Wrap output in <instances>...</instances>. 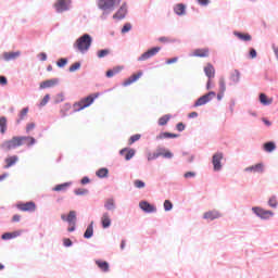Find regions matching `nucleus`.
Wrapping results in <instances>:
<instances>
[{"instance_id":"nucleus-1","label":"nucleus","mask_w":278,"mask_h":278,"mask_svg":"<svg viewBox=\"0 0 278 278\" xmlns=\"http://www.w3.org/2000/svg\"><path fill=\"white\" fill-rule=\"evenodd\" d=\"M91 46H92V37L89 34L83 35L74 43L75 49L83 54L87 53Z\"/></svg>"},{"instance_id":"nucleus-2","label":"nucleus","mask_w":278,"mask_h":278,"mask_svg":"<svg viewBox=\"0 0 278 278\" xmlns=\"http://www.w3.org/2000/svg\"><path fill=\"white\" fill-rule=\"evenodd\" d=\"M99 97V93L96 94H89L86 98H83L80 101L74 103V112L78 113L87 108H89L94 100Z\"/></svg>"},{"instance_id":"nucleus-3","label":"nucleus","mask_w":278,"mask_h":278,"mask_svg":"<svg viewBox=\"0 0 278 278\" xmlns=\"http://www.w3.org/2000/svg\"><path fill=\"white\" fill-rule=\"evenodd\" d=\"M22 146L23 144L21 136H13L12 139L2 142L1 149L4 151H11Z\"/></svg>"},{"instance_id":"nucleus-4","label":"nucleus","mask_w":278,"mask_h":278,"mask_svg":"<svg viewBox=\"0 0 278 278\" xmlns=\"http://www.w3.org/2000/svg\"><path fill=\"white\" fill-rule=\"evenodd\" d=\"M122 0H98V8L102 11L112 10L121 4Z\"/></svg>"},{"instance_id":"nucleus-5","label":"nucleus","mask_w":278,"mask_h":278,"mask_svg":"<svg viewBox=\"0 0 278 278\" xmlns=\"http://www.w3.org/2000/svg\"><path fill=\"white\" fill-rule=\"evenodd\" d=\"M215 97H216V92L210 91V92L203 94L202 97H200L199 99H197V101L193 104V108L203 106V105L207 104L208 102H211V100L214 99Z\"/></svg>"},{"instance_id":"nucleus-6","label":"nucleus","mask_w":278,"mask_h":278,"mask_svg":"<svg viewBox=\"0 0 278 278\" xmlns=\"http://www.w3.org/2000/svg\"><path fill=\"white\" fill-rule=\"evenodd\" d=\"M16 207L21 212H28V213H34L37 210V204L34 201H28V202H18L16 204Z\"/></svg>"},{"instance_id":"nucleus-7","label":"nucleus","mask_w":278,"mask_h":278,"mask_svg":"<svg viewBox=\"0 0 278 278\" xmlns=\"http://www.w3.org/2000/svg\"><path fill=\"white\" fill-rule=\"evenodd\" d=\"M252 211L261 219H269L270 217L274 216V212L273 211L265 210V208L260 207V206L252 207Z\"/></svg>"},{"instance_id":"nucleus-8","label":"nucleus","mask_w":278,"mask_h":278,"mask_svg":"<svg viewBox=\"0 0 278 278\" xmlns=\"http://www.w3.org/2000/svg\"><path fill=\"white\" fill-rule=\"evenodd\" d=\"M224 160L223 152H216L212 156V164L214 172H220L223 168L222 161Z\"/></svg>"},{"instance_id":"nucleus-9","label":"nucleus","mask_w":278,"mask_h":278,"mask_svg":"<svg viewBox=\"0 0 278 278\" xmlns=\"http://www.w3.org/2000/svg\"><path fill=\"white\" fill-rule=\"evenodd\" d=\"M160 51H161V47H154V48L149 49L148 51L143 52V54L141 56H139V62H144V61L152 59Z\"/></svg>"},{"instance_id":"nucleus-10","label":"nucleus","mask_w":278,"mask_h":278,"mask_svg":"<svg viewBox=\"0 0 278 278\" xmlns=\"http://www.w3.org/2000/svg\"><path fill=\"white\" fill-rule=\"evenodd\" d=\"M71 3V0H58L54 7L58 13H63L70 10Z\"/></svg>"},{"instance_id":"nucleus-11","label":"nucleus","mask_w":278,"mask_h":278,"mask_svg":"<svg viewBox=\"0 0 278 278\" xmlns=\"http://www.w3.org/2000/svg\"><path fill=\"white\" fill-rule=\"evenodd\" d=\"M142 76H143V72L139 71V72L130 75V77L126 78V80L122 84V86L128 87V86L137 83Z\"/></svg>"},{"instance_id":"nucleus-12","label":"nucleus","mask_w":278,"mask_h":278,"mask_svg":"<svg viewBox=\"0 0 278 278\" xmlns=\"http://www.w3.org/2000/svg\"><path fill=\"white\" fill-rule=\"evenodd\" d=\"M222 217V213L217 210H210L203 213V219L213 222Z\"/></svg>"},{"instance_id":"nucleus-13","label":"nucleus","mask_w":278,"mask_h":278,"mask_svg":"<svg viewBox=\"0 0 278 278\" xmlns=\"http://www.w3.org/2000/svg\"><path fill=\"white\" fill-rule=\"evenodd\" d=\"M191 56L193 58H200V59H205L210 56V49L208 48H199L194 49L192 51Z\"/></svg>"},{"instance_id":"nucleus-14","label":"nucleus","mask_w":278,"mask_h":278,"mask_svg":"<svg viewBox=\"0 0 278 278\" xmlns=\"http://www.w3.org/2000/svg\"><path fill=\"white\" fill-rule=\"evenodd\" d=\"M139 208L146 213H155L156 206L154 204H151L148 201H141L139 202Z\"/></svg>"},{"instance_id":"nucleus-15","label":"nucleus","mask_w":278,"mask_h":278,"mask_svg":"<svg viewBox=\"0 0 278 278\" xmlns=\"http://www.w3.org/2000/svg\"><path fill=\"white\" fill-rule=\"evenodd\" d=\"M119 155L124 156L126 161H130L136 155V150L124 148L119 150Z\"/></svg>"},{"instance_id":"nucleus-16","label":"nucleus","mask_w":278,"mask_h":278,"mask_svg":"<svg viewBox=\"0 0 278 278\" xmlns=\"http://www.w3.org/2000/svg\"><path fill=\"white\" fill-rule=\"evenodd\" d=\"M245 172H251L254 174H263L264 173V164L257 163L252 166L245 167Z\"/></svg>"},{"instance_id":"nucleus-17","label":"nucleus","mask_w":278,"mask_h":278,"mask_svg":"<svg viewBox=\"0 0 278 278\" xmlns=\"http://www.w3.org/2000/svg\"><path fill=\"white\" fill-rule=\"evenodd\" d=\"M17 162H18L17 155H9L4 160V163H5L4 169H9V168L13 167Z\"/></svg>"},{"instance_id":"nucleus-18","label":"nucleus","mask_w":278,"mask_h":278,"mask_svg":"<svg viewBox=\"0 0 278 278\" xmlns=\"http://www.w3.org/2000/svg\"><path fill=\"white\" fill-rule=\"evenodd\" d=\"M100 222L102 223V228L108 229L112 225L111 215L108 212H104L102 214V217L100 218Z\"/></svg>"},{"instance_id":"nucleus-19","label":"nucleus","mask_w":278,"mask_h":278,"mask_svg":"<svg viewBox=\"0 0 278 278\" xmlns=\"http://www.w3.org/2000/svg\"><path fill=\"white\" fill-rule=\"evenodd\" d=\"M127 14V7L126 4H122L119 10H117V13L113 14V20L122 21L125 18Z\"/></svg>"},{"instance_id":"nucleus-20","label":"nucleus","mask_w":278,"mask_h":278,"mask_svg":"<svg viewBox=\"0 0 278 278\" xmlns=\"http://www.w3.org/2000/svg\"><path fill=\"white\" fill-rule=\"evenodd\" d=\"M204 74L208 79H213L215 78V67L213 66V64L207 63L204 68Z\"/></svg>"},{"instance_id":"nucleus-21","label":"nucleus","mask_w":278,"mask_h":278,"mask_svg":"<svg viewBox=\"0 0 278 278\" xmlns=\"http://www.w3.org/2000/svg\"><path fill=\"white\" fill-rule=\"evenodd\" d=\"M59 84V79L58 78H53V79H48L45 80L40 84V89H49V88H53Z\"/></svg>"},{"instance_id":"nucleus-22","label":"nucleus","mask_w":278,"mask_h":278,"mask_svg":"<svg viewBox=\"0 0 278 278\" xmlns=\"http://www.w3.org/2000/svg\"><path fill=\"white\" fill-rule=\"evenodd\" d=\"M233 36L243 42L252 41V36L249 33L233 31Z\"/></svg>"},{"instance_id":"nucleus-23","label":"nucleus","mask_w":278,"mask_h":278,"mask_svg":"<svg viewBox=\"0 0 278 278\" xmlns=\"http://www.w3.org/2000/svg\"><path fill=\"white\" fill-rule=\"evenodd\" d=\"M21 56V51H15V52H4L3 53V59L7 62L14 61Z\"/></svg>"},{"instance_id":"nucleus-24","label":"nucleus","mask_w":278,"mask_h":278,"mask_svg":"<svg viewBox=\"0 0 278 278\" xmlns=\"http://www.w3.org/2000/svg\"><path fill=\"white\" fill-rule=\"evenodd\" d=\"M22 146L33 147L36 143V139L31 136H21Z\"/></svg>"},{"instance_id":"nucleus-25","label":"nucleus","mask_w":278,"mask_h":278,"mask_svg":"<svg viewBox=\"0 0 278 278\" xmlns=\"http://www.w3.org/2000/svg\"><path fill=\"white\" fill-rule=\"evenodd\" d=\"M22 233L21 230H15V231H12V232H4L2 235V240H11V239H15L17 237H20Z\"/></svg>"},{"instance_id":"nucleus-26","label":"nucleus","mask_w":278,"mask_h":278,"mask_svg":"<svg viewBox=\"0 0 278 278\" xmlns=\"http://www.w3.org/2000/svg\"><path fill=\"white\" fill-rule=\"evenodd\" d=\"M174 13L177 15V16H184L186 15V5L182 4V3H178L174 7Z\"/></svg>"},{"instance_id":"nucleus-27","label":"nucleus","mask_w":278,"mask_h":278,"mask_svg":"<svg viewBox=\"0 0 278 278\" xmlns=\"http://www.w3.org/2000/svg\"><path fill=\"white\" fill-rule=\"evenodd\" d=\"M96 265L103 273H108L110 270V265H109L108 261H96Z\"/></svg>"},{"instance_id":"nucleus-28","label":"nucleus","mask_w":278,"mask_h":278,"mask_svg":"<svg viewBox=\"0 0 278 278\" xmlns=\"http://www.w3.org/2000/svg\"><path fill=\"white\" fill-rule=\"evenodd\" d=\"M277 146L274 141H268L263 144V149L267 153H271L276 150Z\"/></svg>"},{"instance_id":"nucleus-29","label":"nucleus","mask_w":278,"mask_h":278,"mask_svg":"<svg viewBox=\"0 0 278 278\" xmlns=\"http://www.w3.org/2000/svg\"><path fill=\"white\" fill-rule=\"evenodd\" d=\"M174 138H178L177 134H172V132H161L160 135L156 136L157 140H162V139H174Z\"/></svg>"},{"instance_id":"nucleus-30","label":"nucleus","mask_w":278,"mask_h":278,"mask_svg":"<svg viewBox=\"0 0 278 278\" xmlns=\"http://www.w3.org/2000/svg\"><path fill=\"white\" fill-rule=\"evenodd\" d=\"M7 130H8V119L5 116H1L0 117V132L2 135H4Z\"/></svg>"},{"instance_id":"nucleus-31","label":"nucleus","mask_w":278,"mask_h":278,"mask_svg":"<svg viewBox=\"0 0 278 278\" xmlns=\"http://www.w3.org/2000/svg\"><path fill=\"white\" fill-rule=\"evenodd\" d=\"M260 102L263 105H270L273 103V98L269 99L265 93H261Z\"/></svg>"},{"instance_id":"nucleus-32","label":"nucleus","mask_w":278,"mask_h":278,"mask_svg":"<svg viewBox=\"0 0 278 278\" xmlns=\"http://www.w3.org/2000/svg\"><path fill=\"white\" fill-rule=\"evenodd\" d=\"M93 236V222L87 226V229L85 230L84 237L85 239H90Z\"/></svg>"},{"instance_id":"nucleus-33","label":"nucleus","mask_w":278,"mask_h":278,"mask_svg":"<svg viewBox=\"0 0 278 278\" xmlns=\"http://www.w3.org/2000/svg\"><path fill=\"white\" fill-rule=\"evenodd\" d=\"M104 208H106V211H114V208H115L114 199H112V198L106 199V202H104Z\"/></svg>"},{"instance_id":"nucleus-34","label":"nucleus","mask_w":278,"mask_h":278,"mask_svg":"<svg viewBox=\"0 0 278 278\" xmlns=\"http://www.w3.org/2000/svg\"><path fill=\"white\" fill-rule=\"evenodd\" d=\"M170 115L169 114H165L163 116H161L157 121L159 126H165L167 125V123L170 121Z\"/></svg>"},{"instance_id":"nucleus-35","label":"nucleus","mask_w":278,"mask_h":278,"mask_svg":"<svg viewBox=\"0 0 278 278\" xmlns=\"http://www.w3.org/2000/svg\"><path fill=\"white\" fill-rule=\"evenodd\" d=\"M109 175V169L106 167H102L96 172V176L98 178H106Z\"/></svg>"},{"instance_id":"nucleus-36","label":"nucleus","mask_w":278,"mask_h":278,"mask_svg":"<svg viewBox=\"0 0 278 278\" xmlns=\"http://www.w3.org/2000/svg\"><path fill=\"white\" fill-rule=\"evenodd\" d=\"M163 155L162 150H157L156 152L148 153V161H154Z\"/></svg>"},{"instance_id":"nucleus-37","label":"nucleus","mask_w":278,"mask_h":278,"mask_svg":"<svg viewBox=\"0 0 278 278\" xmlns=\"http://www.w3.org/2000/svg\"><path fill=\"white\" fill-rule=\"evenodd\" d=\"M71 182H64V184H60V185H56L53 190L56 191V192H60V191H65L68 187H71Z\"/></svg>"},{"instance_id":"nucleus-38","label":"nucleus","mask_w":278,"mask_h":278,"mask_svg":"<svg viewBox=\"0 0 278 278\" xmlns=\"http://www.w3.org/2000/svg\"><path fill=\"white\" fill-rule=\"evenodd\" d=\"M76 211H71L67 216V223H70V225H76Z\"/></svg>"},{"instance_id":"nucleus-39","label":"nucleus","mask_w":278,"mask_h":278,"mask_svg":"<svg viewBox=\"0 0 278 278\" xmlns=\"http://www.w3.org/2000/svg\"><path fill=\"white\" fill-rule=\"evenodd\" d=\"M140 139H141L140 134H135V135L130 136V139H128V146H132L134 143H136Z\"/></svg>"},{"instance_id":"nucleus-40","label":"nucleus","mask_w":278,"mask_h":278,"mask_svg":"<svg viewBox=\"0 0 278 278\" xmlns=\"http://www.w3.org/2000/svg\"><path fill=\"white\" fill-rule=\"evenodd\" d=\"M268 205L271 207V208H277L278 206V200H277V197L276 195H273L269 198L268 200Z\"/></svg>"},{"instance_id":"nucleus-41","label":"nucleus","mask_w":278,"mask_h":278,"mask_svg":"<svg viewBox=\"0 0 278 278\" xmlns=\"http://www.w3.org/2000/svg\"><path fill=\"white\" fill-rule=\"evenodd\" d=\"M240 76H241L240 72L238 70H235L233 73L230 76V79L233 83H239L240 81Z\"/></svg>"},{"instance_id":"nucleus-42","label":"nucleus","mask_w":278,"mask_h":278,"mask_svg":"<svg viewBox=\"0 0 278 278\" xmlns=\"http://www.w3.org/2000/svg\"><path fill=\"white\" fill-rule=\"evenodd\" d=\"M29 109L24 108L20 113V118L17 119V124H21L22 121L27 116Z\"/></svg>"},{"instance_id":"nucleus-43","label":"nucleus","mask_w":278,"mask_h":278,"mask_svg":"<svg viewBox=\"0 0 278 278\" xmlns=\"http://www.w3.org/2000/svg\"><path fill=\"white\" fill-rule=\"evenodd\" d=\"M218 85H219V92L225 93L226 92L225 78H219Z\"/></svg>"},{"instance_id":"nucleus-44","label":"nucleus","mask_w":278,"mask_h":278,"mask_svg":"<svg viewBox=\"0 0 278 278\" xmlns=\"http://www.w3.org/2000/svg\"><path fill=\"white\" fill-rule=\"evenodd\" d=\"M110 54L109 49H102L98 51V59H103Z\"/></svg>"},{"instance_id":"nucleus-45","label":"nucleus","mask_w":278,"mask_h":278,"mask_svg":"<svg viewBox=\"0 0 278 278\" xmlns=\"http://www.w3.org/2000/svg\"><path fill=\"white\" fill-rule=\"evenodd\" d=\"M163 207L165 212H169L173 210V203L169 200H165L163 203Z\"/></svg>"},{"instance_id":"nucleus-46","label":"nucleus","mask_w":278,"mask_h":278,"mask_svg":"<svg viewBox=\"0 0 278 278\" xmlns=\"http://www.w3.org/2000/svg\"><path fill=\"white\" fill-rule=\"evenodd\" d=\"M118 73H119L118 68L109 70L106 71V78H113Z\"/></svg>"},{"instance_id":"nucleus-47","label":"nucleus","mask_w":278,"mask_h":278,"mask_svg":"<svg viewBox=\"0 0 278 278\" xmlns=\"http://www.w3.org/2000/svg\"><path fill=\"white\" fill-rule=\"evenodd\" d=\"M131 28H132V25L130 23L124 24V27H122V35L129 33Z\"/></svg>"},{"instance_id":"nucleus-48","label":"nucleus","mask_w":278,"mask_h":278,"mask_svg":"<svg viewBox=\"0 0 278 278\" xmlns=\"http://www.w3.org/2000/svg\"><path fill=\"white\" fill-rule=\"evenodd\" d=\"M146 187V182L140 179H135V188L137 189H143Z\"/></svg>"},{"instance_id":"nucleus-49","label":"nucleus","mask_w":278,"mask_h":278,"mask_svg":"<svg viewBox=\"0 0 278 278\" xmlns=\"http://www.w3.org/2000/svg\"><path fill=\"white\" fill-rule=\"evenodd\" d=\"M80 67H81L80 62H76V63H74V64L71 65L70 72H71V73H75V72L78 71Z\"/></svg>"},{"instance_id":"nucleus-50","label":"nucleus","mask_w":278,"mask_h":278,"mask_svg":"<svg viewBox=\"0 0 278 278\" xmlns=\"http://www.w3.org/2000/svg\"><path fill=\"white\" fill-rule=\"evenodd\" d=\"M75 194L76 195H86V194H88V189H86V188H77L75 190Z\"/></svg>"},{"instance_id":"nucleus-51","label":"nucleus","mask_w":278,"mask_h":278,"mask_svg":"<svg viewBox=\"0 0 278 278\" xmlns=\"http://www.w3.org/2000/svg\"><path fill=\"white\" fill-rule=\"evenodd\" d=\"M72 105L70 103H66L63 109H61V114L63 117L66 116V113L71 110Z\"/></svg>"},{"instance_id":"nucleus-52","label":"nucleus","mask_w":278,"mask_h":278,"mask_svg":"<svg viewBox=\"0 0 278 278\" xmlns=\"http://www.w3.org/2000/svg\"><path fill=\"white\" fill-rule=\"evenodd\" d=\"M160 150L162 152L161 156H163L165 159H172L173 157V153L170 151H165L164 152V150H162V149H160Z\"/></svg>"},{"instance_id":"nucleus-53","label":"nucleus","mask_w":278,"mask_h":278,"mask_svg":"<svg viewBox=\"0 0 278 278\" xmlns=\"http://www.w3.org/2000/svg\"><path fill=\"white\" fill-rule=\"evenodd\" d=\"M176 129H177V131L182 132L186 129V125L184 123L179 122L176 125Z\"/></svg>"},{"instance_id":"nucleus-54","label":"nucleus","mask_w":278,"mask_h":278,"mask_svg":"<svg viewBox=\"0 0 278 278\" xmlns=\"http://www.w3.org/2000/svg\"><path fill=\"white\" fill-rule=\"evenodd\" d=\"M249 56L252 60L257 58V52H256V50L254 48L250 49Z\"/></svg>"},{"instance_id":"nucleus-55","label":"nucleus","mask_w":278,"mask_h":278,"mask_svg":"<svg viewBox=\"0 0 278 278\" xmlns=\"http://www.w3.org/2000/svg\"><path fill=\"white\" fill-rule=\"evenodd\" d=\"M177 62H178V58H177V56L172 58V59H167V60L165 61L166 65H172V64H175V63H177Z\"/></svg>"},{"instance_id":"nucleus-56","label":"nucleus","mask_w":278,"mask_h":278,"mask_svg":"<svg viewBox=\"0 0 278 278\" xmlns=\"http://www.w3.org/2000/svg\"><path fill=\"white\" fill-rule=\"evenodd\" d=\"M172 41L173 40L170 38H168V37H160L159 38V42H161V43H169Z\"/></svg>"},{"instance_id":"nucleus-57","label":"nucleus","mask_w":278,"mask_h":278,"mask_svg":"<svg viewBox=\"0 0 278 278\" xmlns=\"http://www.w3.org/2000/svg\"><path fill=\"white\" fill-rule=\"evenodd\" d=\"M67 64V59H60L58 62L59 67H64Z\"/></svg>"},{"instance_id":"nucleus-58","label":"nucleus","mask_w":278,"mask_h":278,"mask_svg":"<svg viewBox=\"0 0 278 278\" xmlns=\"http://www.w3.org/2000/svg\"><path fill=\"white\" fill-rule=\"evenodd\" d=\"M49 101H50V96L46 94L45 98L42 99L40 105L46 106Z\"/></svg>"},{"instance_id":"nucleus-59","label":"nucleus","mask_w":278,"mask_h":278,"mask_svg":"<svg viewBox=\"0 0 278 278\" xmlns=\"http://www.w3.org/2000/svg\"><path fill=\"white\" fill-rule=\"evenodd\" d=\"M197 2L201 7H207L210 4V0H197Z\"/></svg>"},{"instance_id":"nucleus-60","label":"nucleus","mask_w":278,"mask_h":278,"mask_svg":"<svg viewBox=\"0 0 278 278\" xmlns=\"http://www.w3.org/2000/svg\"><path fill=\"white\" fill-rule=\"evenodd\" d=\"M35 127H36L35 123H29L27 124L26 131L30 132L31 130L35 129Z\"/></svg>"},{"instance_id":"nucleus-61","label":"nucleus","mask_w":278,"mask_h":278,"mask_svg":"<svg viewBox=\"0 0 278 278\" xmlns=\"http://www.w3.org/2000/svg\"><path fill=\"white\" fill-rule=\"evenodd\" d=\"M8 85V79L5 76H0V86H7Z\"/></svg>"},{"instance_id":"nucleus-62","label":"nucleus","mask_w":278,"mask_h":278,"mask_svg":"<svg viewBox=\"0 0 278 278\" xmlns=\"http://www.w3.org/2000/svg\"><path fill=\"white\" fill-rule=\"evenodd\" d=\"M194 176H195V173H194V172H187V173L184 174V177H185V178H192V177H194Z\"/></svg>"},{"instance_id":"nucleus-63","label":"nucleus","mask_w":278,"mask_h":278,"mask_svg":"<svg viewBox=\"0 0 278 278\" xmlns=\"http://www.w3.org/2000/svg\"><path fill=\"white\" fill-rule=\"evenodd\" d=\"M72 244H73V242H72V240H71L70 238H65V239H64V245H65L66 248L72 247Z\"/></svg>"},{"instance_id":"nucleus-64","label":"nucleus","mask_w":278,"mask_h":278,"mask_svg":"<svg viewBox=\"0 0 278 278\" xmlns=\"http://www.w3.org/2000/svg\"><path fill=\"white\" fill-rule=\"evenodd\" d=\"M88 184H90V178L87 176L83 177L81 185H88Z\"/></svg>"}]
</instances>
